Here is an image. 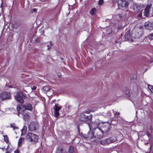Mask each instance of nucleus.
<instances>
[{
    "label": "nucleus",
    "instance_id": "obj_21",
    "mask_svg": "<svg viewBox=\"0 0 153 153\" xmlns=\"http://www.w3.org/2000/svg\"><path fill=\"white\" fill-rule=\"evenodd\" d=\"M96 9L94 8L92 9L90 11V13L91 14L94 15L95 14L96 12Z\"/></svg>",
    "mask_w": 153,
    "mask_h": 153
},
{
    "label": "nucleus",
    "instance_id": "obj_10",
    "mask_svg": "<svg viewBox=\"0 0 153 153\" xmlns=\"http://www.w3.org/2000/svg\"><path fill=\"white\" fill-rule=\"evenodd\" d=\"M126 41H127L129 42H133V40L131 38L130 31H128L125 34L124 36Z\"/></svg>",
    "mask_w": 153,
    "mask_h": 153
},
{
    "label": "nucleus",
    "instance_id": "obj_14",
    "mask_svg": "<svg viewBox=\"0 0 153 153\" xmlns=\"http://www.w3.org/2000/svg\"><path fill=\"white\" fill-rule=\"evenodd\" d=\"M59 151V153H74V148L71 146L69 147L68 152H66L62 149H61Z\"/></svg>",
    "mask_w": 153,
    "mask_h": 153
},
{
    "label": "nucleus",
    "instance_id": "obj_18",
    "mask_svg": "<svg viewBox=\"0 0 153 153\" xmlns=\"http://www.w3.org/2000/svg\"><path fill=\"white\" fill-rule=\"evenodd\" d=\"M25 112H23L21 114L23 116V119L24 120H28L29 119V116L28 114L27 113H25Z\"/></svg>",
    "mask_w": 153,
    "mask_h": 153
},
{
    "label": "nucleus",
    "instance_id": "obj_30",
    "mask_svg": "<svg viewBox=\"0 0 153 153\" xmlns=\"http://www.w3.org/2000/svg\"><path fill=\"white\" fill-rule=\"evenodd\" d=\"M119 113H117V112H116L114 114V117H119Z\"/></svg>",
    "mask_w": 153,
    "mask_h": 153
},
{
    "label": "nucleus",
    "instance_id": "obj_5",
    "mask_svg": "<svg viewBox=\"0 0 153 153\" xmlns=\"http://www.w3.org/2000/svg\"><path fill=\"white\" fill-rule=\"evenodd\" d=\"M39 124L36 122L31 123L28 126V129L30 131H33L38 128Z\"/></svg>",
    "mask_w": 153,
    "mask_h": 153
},
{
    "label": "nucleus",
    "instance_id": "obj_23",
    "mask_svg": "<svg viewBox=\"0 0 153 153\" xmlns=\"http://www.w3.org/2000/svg\"><path fill=\"white\" fill-rule=\"evenodd\" d=\"M10 127L12 128L14 130H16L18 129V128L14 124H12L10 125Z\"/></svg>",
    "mask_w": 153,
    "mask_h": 153
},
{
    "label": "nucleus",
    "instance_id": "obj_44",
    "mask_svg": "<svg viewBox=\"0 0 153 153\" xmlns=\"http://www.w3.org/2000/svg\"><path fill=\"white\" fill-rule=\"evenodd\" d=\"M131 1H132V0H131Z\"/></svg>",
    "mask_w": 153,
    "mask_h": 153
},
{
    "label": "nucleus",
    "instance_id": "obj_25",
    "mask_svg": "<svg viewBox=\"0 0 153 153\" xmlns=\"http://www.w3.org/2000/svg\"><path fill=\"white\" fill-rule=\"evenodd\" d=\"M148 88L152 92H153V87L152 86L148 85Z\"/></svg>",
    "mask_w": 153,
    "mask_h": 153
},
{
    "label": "nucleus",
    "instance_id": "obj_2",
    "mask_svg": "<svg viewBox=\"0 0 153 153\" xmlns=\"http://www.w3.org/2000/svg\"><path fill=\"white\" fill-rule=\"evenodd\" d=\"M104 131L99 128H96L94 133V135L95 137L99 139L102 138L103 137L104 132H107L109 131L108 127H107L106 129H104Z\"/></svg>",
    "mask_w": 153,
    "mask_h": 153
},
{
    "label": "nucleus",
    "instance_id": "obj_20",
    "mask_svg": "<svg viewBox=\"0 0 153 153\" xmlns=\"http://www.w3.org/2000/svg\"><path fill=\"white\" fill-rule=\"evenodd\" d=\"M27 129V127L25 126H23L22 129L21 130L22 135L23 134H24L26 133Z\"/></svg>",
    "mask_w": 153,
    "mask_h": 153
},
{
    "label": "nucleus",
    "instance_id": "obj_24",
    "mask_svg": "<svg viewBox=\"0 0 153 153\" xmlns=\"http://www.w3.org/2000/svg\"><path fill=\"white\" fill-rule=\"evenodd\" d=\"M53 44L51 42H50V44L49 45H48L47 46L48 47L47 49L49 50L53 46Z\"/></svg>",
    "mask_w": 153,
    "mask_h": 153
},
{
    "label": "nucleus",
    "instance_id": "obj_42",
    "mask_svg": "<svg viewBox=\"0 0 153 153\" xmlns=\"http://www.w3.org/2000/svg\"><path fill=\"white\" fill-rule=\"evenodd\" d=\"M10 88L12 87V86H10Z\"/></svg>",
    "mask_w": 153,
    "mask_h": 153
},
{
    "label": "nucleus",
    "instance_id": "obj_11",
    "mask_svg": "<svg viewBox=\"0 0 153 153\" xmlns=\"http://www.w3.org/2000/svg\"><path fill=\"white\" fill-rule=\"evenodd\" d=\"M121 2L118 4L119 7L127 8L129 4L128 2L126 0H120Z\"/></svg>",
    "mask_w": 153,
    "mask_h": 153
},
{
    "label": "nucleus",
    "instance_id": "obj_9",
    "mask_svg": "<svg viewBox=\"0 0 153 153\" xmlns=\"http://www.w3.org/2000/svg\"><path fill=\"white\" fill-rule=\"evenodd\" d=\"M152 5V4H148L147 5L143 13L144 16L146 17L149 16V10L151 8Z\"/></svg>",
    "mask_w": 153,
    "mask_h": 153
},
{
    "label": "nucleus",
    "instance_id": "obj_16",
    "mask_svg": "<svg viewBox=\"0 0 153 153\" xmlns=\"http://www.w3.org/2000/svg\"><path fill=\"white\" fill-rule=\"evenodd\" d=\"M17 108L18 111L20 114H22L23 112H25V110L24 108V107H23L22 105H19L17 106Z\"/></svg>",
    "mask_w": 153,
    "mask_h": 153
},
{
    "label": "nucleus",
    "instance_id": "obj_43",
    "mask_svg": "<svg viewBox=\"0 0 153 153\" xmlns=\"http://www.w3.org/2000/svg\"><path fill=\"white\" fill-rule=\"evenodd\" d=\"M42 31L43 32H44V31H43L42 30Z\"/></svg>",
    "mask_w": 153,
    "mask_h": 153
},
{
    "label": "nucleus",
    "instance_id": "obj_40",
    "mask_svg": "<svg viewBox=\"0 0 153 153\" xmlns=\"http://www.w3.org/2000/svg\"><path fill=\"white\" fill-rule=\"evenodd\" d=\"M88 137H89V138H93V137H92V136H91V137L88 136Z\"/></svg>",
    "mask_w": 153,
    "mask_h": 153
},
{
    "label": "nucleus",
    "instance_id": "obj_26",
    "mask_svg": "<svg viewBox=\"0 0 153 153\" xmlns=\"http://www.w3.org/2000/svg\"><path fill=\"white\" fill-rule=\"evenodd\" d=\"M148 37L150 40L153 39V33L149 35Z\"/></svg>",
    "mask_w": 153,
    "mask_h": 153
},
{
    "label": "nucleus",
    "instance_id": "obj_22",
    "mask_svg": "<svg viewBox=\"0 0 153 153\" xmlns=\"http://www.w3.org/2000/svg\"><path fill=\"white\" fill-rule=\"evenodd\" d=\"M111 115V113L109 111H107V113L105 114L104 115L106 117H110Z\"/></svg>",
    "mask_w": 153,
    "mask_h": 153
},
{
    "label": "nucleus",
    "instance_id": "obj_7",
    "mask_svg": "<svg viewBox=\"0 0 153 153\" xmlns=\"http://www.w3.org/2000/svg\"><path fill=\"white\" fill-rule=\"evenodd\" d=\"M43 90L44 92H47L49 95V96H50L52 95L53 92V89L47 86H45L43 87Z\"/></svg>",
    "mask_w": 153,
    "mask_h": 153
},
{
    "label": "nucleus",
    "instance_id": "obj_8",
    "mask_svg": "<svg viewBox=\"0 0 153 153\" xmlns=\"http://www.w3.org/2000/svg\"><path fill=\"white\" fill-rule=\"evenodd\" d=\"M62 107L58 104L55 105L53 106V109L54 111V115L56 117H57L59 116V113L58 112L61 109Z\"/></svg>",
    "mask_w": 153,
    "mask_h": 153
},
{
    "label": "nucleus",
    "instance_id": "obj_29",
    "mask_svg": "<svg viewBox=\"0 0 153 153\" xmlns=\"http://www.w3.org/2000/svg\"><path fill=\"white\" fill-rule=\"evenodd\" d=\"M70 106H69V105H66V110L67 111H68L69 110V109H70Z\"/></svg>",
    "mask_w": 153,
    "mask_h": 153
},
{
    "label": "nucleus",
    "instance_id": "obj_32",
    "mask_svg": "<svg viewBox=\"0 0 153 153\" xmlns=\"http://www.w3.org/2000/svg\"><path fill=\"white\" fill-rule=\"evenodd\" d=\"M31 89L32 90H35L36 89V86H33V87H31Z\"/></svg>",
    "mask_w": 153,
    "mask_h": 153
},
{
    "label": "nucleus",
    "instance_id": "obj_13",
    "mask_svg": "<svg viewBox=\"0 0 153 153\" xmlns=\"http://www.w3.org/2000/svg\"><path fill=\"white\" fill-rule=\"evenodd\" d=\"M144 26L147 29L152 30L153 29V23L148 22L145 23Z\"/></svg>",
    "mask_w": 153,
    "mask_h": 153
},
{
    "label": "nucleus",
    "instance_id": "obj_12",
    "mask_svg": "<svg viewBox=\"0 0 153 153\" xmlns=\"http://www.w3.org/2000/svg\"><path fill=\"white\" fill-rule=\"evenodd\" d=\"M133 8L134 10V11L137 13H142V11L143 10L142 7H141L140 6L137 4H135L133 6Z\"/></svg>",
    "mask_w": 153,
    "mask_h": 153
},
{
    "label": "nucleus",
    "instance_id": "obj_15",
    "mask_svg": "<svg viewBox=\"0 0 153 153\" xmlns=\"http://www.w3.org/2000/svg\"><path fill=\"white\" fill-rule=\"evenodd\" d=\"M0 98L2 100L9 99V94L6 92H3L1 94Z\"/></svg>",
    "mask_w": 153,
    "mask_h": 153
},
{
    "label": "nucleus",
    "instance_id": "obj_31",
    "mask_svg": "<svg viewBox=\"0 0 153 153\" xmlns=\"http://www.w3.org/2000/svg\"><path fill=\"white\" fill-rule=\"evenodd\" d=\"M103 2V0H99L98 1V3L99 4L101 5L102 4Z\"/></svg>",
    "mask_w": 153,
    "mask_h": 153
},
{
    "label": "nucleus",
    "instance_id": "obj_4",
    "mask_svg": "<svg viewBox=\"0 0 153 153\" xmlns=\"http://www.w3.org/2000/svg\"><path fill=\"white\" fill-rule=\"evenodd\" d=\"M116 140L115 138L111 137L99 141V143L102 145H108L114 142Z\"/></svg>",
    "mask_w": 153,
    "mask_h": 153
},
{
    "label": "nucleus",
    "instance_id": "obj_28",
    "mask_svg": "<svg viewBox=\"0 0 153 153\" xmlns=\"http://www.w3.org/2000/svg\"><path fill=\"white\" fill-rule=\"evenodd\" d=\"M138 13L137 14V17L138 18L140 19L141 18V17L142 16V13Z\"/></svg>",
    "mask_w": 153,
    "mask_h": 153
},
{
    "label": "nucleus",
    "instance_id": "obj_17",
    "mask_svg": "<svg viewBox=\"0 0 153 153\" xmlns=\"http://www.w3.org/2000/svg\"><path fill=\"white\" fill-rule=\"evenodd\" d=\"M23 107H24V108L25 110V111H26V110L31 111L33 109L31 105L29 103L24 105H23Z\"/></svg>",
    "mask_w": 153,
    "mask_h": 153
},
{
    "label": "nucleus",
    "instance_id": "obj_3",
    "mask_svg": "<svg viewBox=\"0 0 153 153\" xmlns=\"http://www.w3.org/2000/svg\"><path fill=\"white\" fill-rule=\"evenodd\" d=\"M26 139L29 142H36L38 140V137L36 134L30 132L26 135Z\"/></svg>",
    "mask_w": 153,
    "mask_h": 153
},
{
    "label": "nucleus",
    "instance_id": "obj_38",
    "mask_svg": "<svg viewBox=\"0 0 153 153\" xmlns=\"http://www.w3.org/2000/svg\"><path fill=\"white\" fill-rule=\"evenodd\" d=\"M90 134H91V135L93 136V135H92V134L91 133H89L88 134V135H90Z\"/></svg>",
    "mask_w": 153,
    "mask_h": 153
},
{
    "label": "nucleus",
    "instance_id": "obj_27",
    "mask_svg": "<svg viewBox=\"0 0 153 153\" xmlns=\"http://www.w3.org/2000/svg\"><path fill=\"white\" fill-rule=\"evenodd\" d=\"M3 136L4 137V141L6 143H7L8 142V140L7 139V135H5V136L3 135Z\"/></svg>",
    "mask_w": 153,
    "mask_h": 153
},
{
    "label": "nucleus",
    "instance_id": "obj_39",
    "mask_svg": "<svg viewBox=\"0 0 153 153\" xmlns=\"http://www.w3.org/2000/svg\"><path fill=\"white\" fill-rule=\"evenodd\" d=\"M149 149H150V150L151 149V145H150H150H149Z\"/></svg>",
    "mask_w": 153,
    "mask_h": 153
},
{
    "label": "nucleus",
    "instance_id": "obj_37",
    "mask_svg": "<svg viewBox=\"0 0 153 153\" xmlns=\"http://www.w3.org/2000/svg\"><path fill=\"white\" fill-rule=\"evenodd\" d=\"M12 29H13L14 28H15V29H16L17 28L16 27H15V26H12Z\"/></svg>",
    "mask_w": 153,
    "mask_h": 153
},
{
    "label": "nucleus",
    "instance_id": "obj_6",
    "mask_svg": "<svg viewBox=\"0 0 153 153\" xmlns=\"http://www.w3.org/2000/svg\"><path fill=\"white\" fill-rule=\"evenodd\" d=\"M15 98L17 101L21 103H24V100L25 99V96L22 93H20L18 94L15 97Z\"/></svg>",
    "mask_w": 153,
    "mask_h": 153
},
{
    "label": "nucleus",
    "instance_id": "obj_1",
    "mask_svg": "<svg viewBox=\"0 0 153 153\" xmlns=\"http://www.w3.org/2000/svg\"><path fill=\"white\" fill-rule=\"evenodd\" d=\"M91 112V111L89 110L85 111L81 113L79 115V120L84 123L91 120L92 116L91 115H87L85 114H88Z\"/></svg>",
    "mask_w": 153,
    "mask_h": 153
},
{
    "label": "nucleus",
    "instance_id": "obj_36",
    "mask_svg": "<svg viewBox=\"0 0 153 153\" xmlns=\"http://www.w3.org/2000/svg\"><path fill=\"white\" fill-rule=\"evenodd\" d=\"M14 153H19V150L18 149H16L14 151Z\"/></svg>",
    "mask_w": 153,
    "mask_h": 153
},
{
    "label": "nucleus",
    "instance_id": "obj_34",
    "mask_svg": "<svg viewBox=\"0 0 153 153\" xmlns=\"http://www.w3.org/2000/svg\"><path fill=\"white\" fill-rule=\"evenodd\" d=\"M146 135L149 137L151 136L150 134V133L148 132H147Z\"/></svg>",
    "mask_w": 153,
    "mask_h": 153
},
{
    "label": "nucleus",
    "instance_id": "obj_33",
    "mask_svg": "<svg viewBox=\"0 0 153 153\" xmlns=\"http://www.w3.org/2000/svg\"><path fill=\"white\" fill-rule=\"evenodd\" d=\"M126 95L128 96H130V94H129V92L128 91H126Z\"/></svg>",
    "mask_w": 153,
    "mask_h": 153
},
{
    "label": "nucleus",
    "instance_id": "obj_41",
    "mask_svg": "<svg viewBox=\"0 0 153 153\" xmlns=\"http://www.w3.org/2000/svg\"><path fill=\"white\" fill-rule=\"evenodd\" d=\"M148 144V143H145V144Z\"/></svg>",
    "mask_w": 153,
    "mask_h": 153
},
{
    "label": "nucleus",
    "instance_id": "obj_35",
    "mask_svg": "<svg viewBox=\"0 0 153 153\" xmlns=\"http://www.w3.org/2000/svg\"><path fill=\"white\" fill-rule=\"evenodd\" d=\"M36 9L33 8L32 10V12H36Z\"/></svg>",
    "mask_w": 153,
    "mask_h": 153
},
{
    "label": "nucleus",
    "instance_id": "obj_19",
    "mask_svg": "<svg viewBox=\"0 0 153 153\" xmlns=\"http://www.w3.org/2000/svg\"><path fill=\"white\" fill-rule=\"evenodd\" d=\"M24 138H20L18 141V146H20L22 143L24 141Z\"/></svg>",
    "mask_w": 153,
    "mask_h": 153
}]
</instances>
